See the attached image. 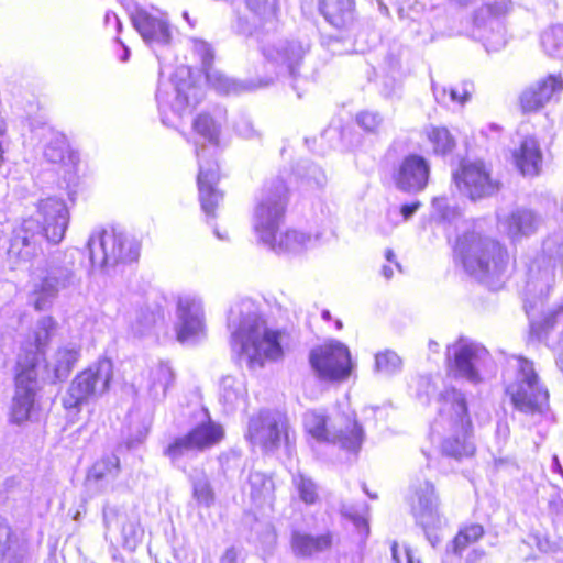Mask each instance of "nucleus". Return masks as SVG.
Masks as SVG:
<instances>
[{
	"label": "nucleus",
	"instance_id": "1",
	"mask_svg": "<svg viewBox=\"0 0 563 563\" xmlns=\"http://www.w3.org/2000/svg\"><path fill=\"white\" fill-rule=\"evenodd\" d=\"M430 219L445 229L461 225L462 232L453 244L455 262L468 276L486 287L494 290L501 287L509 261L504 245L476 230L474 224L462 220L459 207L446 196L432 199Z\"/></svg>",
	"mask_w": 563,
	"mask_h": 563
},
{
	"label": "nucleus",
	"instance_id": "2",
	"mask_svg": "<svg viewBox=\"0 0 563 563\" xmlns=\"http://www.w3.org/2000/svg\"><path fill=\"white\" fill-rule=\"evenodd\" d=\"M230 343L241 363L251 369L283 356L282 331L267 324L258 305L249 298L231 305L228 312Z\"/></svg>",
	"mask_w": 563,
	"mask_h": 563
},
{
	"label": "nucleus",
	"instance_id": "3",
	"mask_svg": "<svg viewBox=\"0 0 563 563\" xmlns=\"http://www.w3.org/2000/svg\"><path fill=\"white\" fill-rule=\"evenodd\" d=\"M69 223V210L63 199H42L35 217L25 219L13 232L8 250L12 268L31 263L43 254L44 243L58 244L63 241Z\"/></svg>",
	"mask_w": 563,
	"mask_h": 563
},
{
	"label": "nucleus",
	"instance_id": "4",
	"mask_svg": "<svg viewBox=\"0 0 563 563\" xmlns=\"http://www.w3.org/2000/svg\"><path fill=\"white\" fill-rule=\"evenodd\" d=\"M438 418L431 426L432 433H443L442 454L461 461L475 453L472 423L464 395L453 387H445L438 398Z\"/></svg>",
	"mask_w": 563,
	"mask_h": 563
},
{
	"label": "nucleus",
	"instance_id": "5",
	"mask_svg": "<svg viewBox=\"0 0 563 563\" xmlns=\"http://www.w3.org/2000/svg\"><path fill=\"white\" fill-rule=\"evenodd\" d=\"M563 260V230L549 235L542 245V251L528 266L525 287V309L531 320L532 330L537 327L533 311L542 303L558 276L562 274Z\"/></svg>",
	"mask_w": 563,
	"mask_h": 563
},
{
	"label": "nucleus",
	"instance_id": "6",
	"mask_svg": "<svg viewBox=\"0 0 563 563\" xmlns=\"http://www.w3.org/2000/svg\"><path fill=\"white\" fill-rule=\"evenodd\" d=\"M192 128L209 144V146L202 144L200 148H196L199 165L197 184L202 211L208 218H214L216 208L223 199V194L216 187L219 173L217 162L213 159L218 145L219 126L210 115L200 114L195 119Z\"/></svg>",
	"mask_w": 563,
	"mask_h": 563
},
{
	"label": "nucleus",
	"instance_id": "7",
	"mask_svg": "<svg viewBox=\"0 0 563 563\" xmlns=\"http://www.w3.org/2000/svg\"><path fill=\"white\" fill-rule=\"evenodd\" d=\"M512 376L506 378V394L516 410L527 416H542L549 408V393L541 384L533 363L522 356L509 361Z\"/></svg>",
	"mask_w": 563,
	"mask_h": 563
},
{
	"label": "nucleus",
	"instance_id": "8",
	"mask_svg": "<svg viewBox=\"0 0 563 563\" xmlns=\"http://www.w3.org/2000/svg\"><path fill=\"white\" fill-rule=\"evenodd\" d=\"M37 389V356L30 352L16 361L14 394L9 407L11 424L21 427L36 418L40 410Z\"/></svg>",
	"mask_w": 563,
	"mask_h": 563
},
{
	"label": "nucleus",
	"instance_id": "9",
	"mask_svg": "<svg viewBox=\"0 0 563 563\" xmlns=\"http://www.w3.org/2000/svg\"><path fill=\"white\" fill-rule=\"evenodd\" d=\"M303 426L316 441L339 445L350 453H357L363 443L364 432L354 413L338 416L329 424L324 413L311 410L305 413Z\"/></svg>",
	"mask_w": 563,
	"mask_h": 563
},
{
	"label": "nucleus",
	"instance_id": "10",
	"mask_svg": "<svg viewBox=\"0 0 563 563\" xmlns=\"http://www.w3.org/2000/svg\"><path fill=\"white\" fill-rule=\"evenodd\" d=\"M87 249L93 268L103 272L119 263L137 261L140 244L136 240L114 230H96L91 233Z\"/></svg>",
	"mask_w": 563,
	"mask_h": 563
},
{
	"label": "nucleus",
	"instance_id": "11",
	"mask_svg": "<svg viewBox=\"0 0 563 563\" xmlns=\"http://www.w3.org/2000/svg\"><path fill=\"white\" fill-rule=\"evenodd\" d=\"M224 437L221 424L208 419L187 433L175 437L164 449V455L178 468L185 470L189 460L214 446Z\"/></svg>",
	"mask_w": 563,
	"mask_h": 563
},
{
	"label": "nucleus",
	"instance_id": "12",
	"mask_svg": "<svg viewBox=\"0 0 563 563\" xmlns=\"http://www.w3.org/2000/svg\"><path fill=\"white\" fill-rule=\"evenodd\" d=\"M287 187L283 179L266 185L254 208L253 228L260 242H272L284 220L288 202Z\"/></svg>",
	"mask_w": 563,
	"mask_h": 563
},
{
	"label": "nucleus",
	"instance_id": "13",
	"mask_svg": "<svg viewBox=\"0 0 563 563\" xmlns=\"http://www.w3.org/2000/svg\"><path fill=\"white\" fill-rule=\"evenodd\" d=\"M278 32H272L255 38L258 49L266 62L280 73H287L295 81L305 56L310 52V42L298 38H278Z\"/></svg>",
	"mask_w": 563,
	"mask_h": 563
},
{
	"label": "nucleus",
	"instance_id": "14",
	"mask_svg": "<svg viewBox=\"0 0 563 563\" xmlns=\"http://www.w3.org/2000/svg\"><path fill=\"white\" fill-rule=\"evenodd\" d=\"M113 377V364L109 358H100L79 373L63 397L67 410L79 411L90 398L103 395Z\"/></svg>",
	"mask_w": 563,
	"mask_h": 563
},
{
	"label": "nucleus",
	"instance_id": "15",
	"mask_svg": "<svg viewBox=\"0 0 563 563\" xmlns=\"http://www.w3.org/2000/svg\"><path fill=\"white\" fill-rule=\"evenodd\" d=\"M246 439L265 452H275L285 444L289 446L290 426L285 413L263 409L252 415L247 422Z\"/></svg>",
	"mask_w": 563,
	"mask_h": 563
},
{
	"label": "nucleus",
	"instance_id": "16",
	"mask_svg": "<svg viewBox=\"0 0 563 563\" xmlns=\"http://www.w3.org/2000/svg\"><path fill=\"white\" fill-rule=\"evenodd\" d=\"M245 7L250 16L235 12L231 22L235 34L255 40L282 30L278 0H245Z\"/></svg>",
	"mask_w": 563,
	"mask_h": 563
},
{
	"label": "nucleus",
	"instance_id": "17",
	"mask_svg": "<svg viewBox=\"0 0 563 563\" xmlns=\"http://www.w3.org/2000/svg\"><path fill=\"white\" fill-rule=\"evenodd\" d=\"M511 9V1L498 0L476 10L472 37L482 42L487 52H497L506 45V31L501 18Z\"/></svg>",
	"mask_w": 563,
	"mask_h": 563
},
{
	"label": "nucleus",
	"instance_id": "18",
	"mask_svg": "<svg viewBox=\"0 0 563 563\" xmlns=\"http://www.w3.org/2000/svg\"><path fill=\"white\" fill-rule=\"evenodd\" d=\"M122 5L129 12L133 27L144 43L156 52L157 47H165L172 41L170 25L166 14L157 8L146 9L132 0L123 1Z\"/></svg>",
	"mask_w": 563,
	"mask_h": 563
},
{
	"label": "nucleus",
	"instance_id": "19",
	"mask_svg": "<svg viewBox=\"0 0 563 563\" xmlns=\"http://www.w3.org/2000/svg\"><path fill=\"white\" fill-rule=\"evenodd\" d=\"M446 357L454 377L476 385L482 382L479 369L489 360V352L482 344L461 338L448 346Z\"/></svg>",
	"mask_w": 563,
	"mask_h": 563
},
{
	"label": "nucleus",
	"instance_id": "20",
	"mask_svg": "<svg viewBox=\"0 0 563 563\" xmlns=\"http://www.w3.org/2000/svg\"><path fill=\"white\" fill-rule=\"evenodd\" d=\"M452 179L461 195L477 201L497 194L500 183L492 177L483 161H462L452 173Z\"/></svg>",
	"mask_w": 563,
	"mask_h": 563
},
{
	"label": "nucleus",
	"instance_id": "21",
	"mask_svg": "<svg viewBox=\"0 0 563 563\" xmlns=\"http://www.w3.org/2000/svg\"><path fill=\"white\" fill-rule=\"evenodd\" d=\"M309 362L323 380L346 379L352 371L351 354L343 343L331 341L311 350Z\"/></svg>",
	"mask_w": 563,
	"mask_h": 563
},
{
	"label": "nucleus",
	"instance_id": "22",
	"mask_svg": "<svg viewBox=\"0 0 563 563\" xmlns=\"http://www.w3.org/2000/svg\"><path fill=\"white\" fill-rule=\"evenodd\" d=\"M175 332L184 344H196L206 338L207 325L202 300L195 294L178 297Z\"/></svg>",
	"mask_w": 563,
	"mask_h": 563
},
{
	"label": "nucleus",
	"instance_id": "23",
	"mask_svg": "<svg viewBox=\"0 0 563 563\" xmlns=\"http://www.w3.org/2000/svg\"><path fill=\"white\" fill-rule=\"evenodd\" d=\"M38 282L34 284L32 300L38 311L47 309L62 289L74 284L75 274L71 265L60 264V254L53 256L47 262L43 275H38Z\"/></svg>",
	"mask_w": 563,
	"mask_h": 563
},
{
	"label": "nucleus",
	"instance_id": "24",
	"mask_svg": "<svg viewBox=\"0 0 563 563\" xmlns=\"http://www.w3.org/2000/svg\"><path fill=\"white\" fill-rule=\"evenodd\" d=\"M197 89L189 81L158 82L156 101L162 123L167 126H176V119H180L187 108L191 106V98L195 103Z\"/></svg>",
	"mask_w": 563,
	"mask_h": 563
},
{
	"label": "nucleus",
	"instance_id": "25",
	"mask_svg": "<svg viewBox=\"0 0 563 563\" xmlns=\"http://www.w3.org/2000/svg\"><path fill=\"white\" fill-rule=\"evenodd\" d=\"M102 519L107 531L119 529L121 545L128 551H134L141 543L144 530L140 517L134 511H126L117 504L107 500L102 508Z\"/></svg>",
	"mask_w": 563,
	"mask_h": 563
},
{
	"label": "nucleus",
	"instance_id": "26",
	"mask_svg": "<svg viewBox=\"0 0 563 563\" xmlns=\"http://www.w3.org/2000/svg\"><path fill=\"white\" fill-rule=\"evenodd\" d=\"M430 165L417 154L406 156L394 173V181L400 191L418 194L424 190L429 183Z\"/></svg>",
	"mask_w": 563,
	"mask_h": 563
},
{
	"label": "nucleus",
	"instance_id": "27",
	"mask_svg": "<svg viewBox=\"0 0 563 563\" xmlns=\"http://www.w3.org/2000/svg\"><path fill=\"white\" fill-rule=\"evenodd\" d=\"M439 497L431 482L424 481L413 487L411 511L420 527H441Z\"/></svg>",
	"mask_w": 563,
	"mask_h": 563
},
{
	"label": "nucleus",
	"instance_id": "28",
	"mask_svg": "<svg viewBox=\"0 0 563 563\" xmlns=\"http://www.w3.org/2000/svg\"><path fill=\"white\" fill-rule=\"evenodd\" d=\"M542 223L541 216L526 208H518L508 214L498 216L499 230L512 242H519L536 234Z\"/></svg>",
	"mask_w": 563,
	"mask_h": 563
},
{
	"label": "nucleus",
	"instance_id": "29",
	"mask_svg": "<svg viewBox=\"0 0 563 563\" xmlns=\"http://www.w3.org/2000/svg\"><path fill=\"white\" fill-rule=\"evenodd\" d=\"M563 91L560 76L549 75L526 88L520 95V106L525 113L537 112Z\"/></svg>",
	"mask_w": 563,
	"mask_h": 563
},
{
	"label": "nucleus",
	"instance_id": "30",
	"mask_svg": "<svg viewBox=\"0 0 563 563\" xmlns=\"http://www.w3.org/2000/svg\"><path fill=\"white\" fill-rule=\"evenodd\" d=\"M120 471V460L115 454L102 456L88 471L87 489L93 493H107L113 489V483Z\"/></svg>",
	"mask_w": 563,
	"mask_h": 563
},
{
	"label": "nucleus",
	"instance_id": "31",
	"mask_svg": "<svg viewBox=\"0 0 563 563\" xmlns=\"http://www.w3.org/2000/svg\"><path fill=\"white\" fill-rule=\"evenodd\" d=\"M318 9L324 20L336 29H347L356 20L354 0H319Z\"/></svg>",
	"mask_w": 563,
	"mask_h": 563
},
{
	"label": "nucleus",
	"instance_id": "32",
	"mask_svg": "<svg viewBox=\"0 0 563 563\" xmlns=\"http://www.w3.org/2000/svg\"><path fill=\"white\" fill-rule=\"evenodd\" d=\"M333 533L327 531L313 536L303 531H294L291 534V549L295 555L300 558H311L323 553L332 548Z\"/></svg>",
	"mask_w": 563,
	"mask_h": 563
},
{
	"label": "nucleus",
	"instance_id": "33",
	"mask_svg": "<svg viewBox=\"0 0 563 563\" xmlns=\"http://www.w3.org/2000/svg\"><path fill=\"white\" fill-rule=\"evenodd\" d=\"M514 159L519 172L526 177L538 176L542 167V153L534 137H526L518 150L514 152Z\"/></svg>",
	"mask_w": 563,
	"mask_h": 563
},
{
	"label": "nucleus",
	"instance_id": "34",
	"mask_svg": "<svg viewBox=\"0 0 563 563\" xmlns=\"http://www.w3.org/2000/svg\"><path fill=\"white\" fill-rule=\"evenodd\" d=\"M81 355V345L77 342H68L59 346L49 361L46 367L53 372L55 379H66Z\"/></svg>",
	"mask_w": 563,
	"mask_h": 563
},
{
	"label": "nucleus",
	"instance_id": "35",
	"mask_svg": "<svg viewBox=\"0 0 563 563\" xmlns=\"http://www.w3.org/2000/svg\"><path fill=\"white\" fill-rule=\"evenodd\" d=\"M316 239L301 231L286 230L285 232L274 233L272 242H263L272 251L278 254H296L308 249L314 243Z\"/></svg>",
	"mask_w": 563,
	"mask_h": 563
},
{
	"label": "nucleus",
	"instance_id": "36",
	"mask_svg": "<svg viewBox=\"0 0 563 563\" xmlns=\"http://www.w3.org/2000/svg\"><path fill=\"white\" fill-rule=\"evenodd\" d=\"M249 487L250 498L256 507H273L275 485L271 477L261 472H251L249 475Z\"/></svg>",
	"mask_w": 563,
	"mask_h": 563
},
{
	"label": "nucleus",
	"instance_id": "37",
	"mask_svg": "<svg viewBox=\"0 0 563 563\" xmlns=\"http://www.w3.org/2000/svg\"><path fill=\"white\" fill-rule=\"evenodd\" d=\"M44 157L51 163H62L67 157L68 164L75 166L79 161L76 152H70L63 133L49 130V139L44 146Z\"/></svg>",
	"mask_w": 563,
	"mask_h": 563
},
{
	"label": "nucleus",
	"instance_id": "38",
	"mask_svg": "<svg viewBox=\"0 0 563 563\" xmlns=\"http://www.w3.org/2000/svg\"><path fill=\"white\" fill-rule=\"evenodd\" d=\"M163 319V307L158 302L153 301L136 309L134 319L131 321V328L135 334L144 335Z\"/></svg>",
	"mask_w": 563,
	"mask_h": 563
},
{
	"label": "nucleus",
	"instance_id": "39",
	"mask_svg": "<svg viewBox=\"0 0 563 563\" xmlns=\"http://www.w3.org/2000/svg\"><path fill=\"white\" fill-rule=\"evenodd\" d=\"M246 388L243 379L224 376L220 383V401L225 411H232L244 402Z\"/></svg>",
	"mask_w": 563,
	"mask_h": 563
},
{
	"label": "nucleus",
	"instance_id": "40",
	"mask_svg": "<svg viewBox=\"0 0 563 563\" xmlns=\"http://www.w3.org/2000/svg\"><path fill=\"white\" fill-rule=\"evenodd\" d=\"M174 380V371L167 363H159L151 368L147 387L151 397L155 400L163 399Z\"/></svg>",
	"mask_w": 563,
	"mask_h": 563
},
{
	"label": "nucleus",
	"instance_id": "41",
	"mask_svg": "<svg viewBox=\"0 0 563 563\" xmlns=\"http://www.w3.org/2000/svg\"><path fill=\"white\" fill-rule=\"evenodd\" d=\"M55 321L52 317H43L41 318L36 327L34 329L33 333V343H27L25 346L21 349V352L18 355V358L20 356L25 355L26 353L34 352L37 356V363L40 362V356L43 353V349L47 345L49 342L53 332L55 330Z\"/></svg>",
	"mask_w": 563,
	"mask_h": 563
},
{
	"label": "nucleus",
	"instance_id": "42",
	"mask_svg": "<svg viewBox=\"0 0 563 563\" xmlns=\"http://www.w3.org/2000/svg\"><path fill=\"white\" fill-rule=\"evenodd\" d=\"M340 514L353 523L361 538H366L369 534L366 505L355 506L343 503L340 506Z\"/></svg>",
	"mask_w": 563,
	"mask_h": 563
},
{
	"label": "nucleus",
	"instance_id": "43",
	"mask_svg": "<svg viewBox=\"0 0 563 563\" xmlns=\"http://www.w3.org/2000/svg\"><path fill=\"white\" fill-rule=\"evenodd\" d=\"M544 52L552 57H563V25L558 24L545 30L541 35Z\"/></svg>",
	"mask_w": 563,
	"mask_h": 563
},
{
	"label": "nucleus",
	"instance_id": "44",
	"mask_svg": "<svg viewBox=\"0 0 563 563\" xmlns=\"http://www.w3.org/2000/svg\"><path fill=\"white\" fill-rule=\"evenodd\" d=\"M292 485L299 496V499L306 505H314L319 500L318 485L312 478L302 473L292 476Z\"/></svg>",
	"mask_w": 563,
	"mask_h": 563
},
{
	"label": "nucleus",
	"instance_id": "45",
	"mask_svg": "<svg viewBox=\"0 0 563 563\" xmlns=\"http://www.w3.org/2000/svg\"><path fill=\"white\" fill-rule=\"evenodd\" d=\"M205 75L209 85L220 93H238L242 90L241 84L227 77L213 67L205 71Z\"/></svg>",
	"mask_w": 563,
	"mask_h": 563
},
{
	"label": "nucleus",
	"instance_id": "46",
	"mask_svg": "<svg viewBox=\"0 0 563 563\" xmlns=\"http://www.w3.org/2000/svg\"><path fill=\"white\" fill-rule=\"evenodd\" d=\"M429 141L433 145L435 154L445 155L455 146V141L448 129L445 128H431L428 132Z\"/></svg>",
	"mask_w": 563,
	"mask_h": 563
},
{
	"label": "nucleus",
	"instance_id": "47",
	"mask_svg": "<svg viewBox=\"0 0 563 563\" xmlns=\"http://www.w3.org/2000/svg\"><path fill=\"white\" fill-rule=\"evenodd\" d=\"M192 495L196 501L203 506L210 507L214 501V494L211 484L205 473L192 477Z\"/></svg>",
	"mask_w": 563,
	"mask_h": 563
},
{
	"label": "nucleus",
	"instance_id": "48",
	"mask_svg": "<svg viewBox=\"0 0 563 563\" xmlns=\"http://www.w3.org/2000/svg\"><path fill=\"white\" fill-rule=\"evenodd\" d=\"M484 534V528L478 523H471L462 528L453 540V551L455 554L461 552L471 543L479 540Z\"/></svg>",
	"mask_w": 563,
	"mask_h": 563
},
{
	"label": "nucleus",
	"instance_id": "49",
	"mask_svg": "<svg viewBox=\"0 0 563 563\" xmlns=\"http://www.w3.org/2000/svg\"><path fill=\"white\" fill-rule=\"evenodd\" d=\"M401 366L402 361L394 351L386 350L375 355V369L383 375H394L400 372Z\"/></svg>",
	"mask_w": 563,
	"mask_h": 563
},
{
	"label": "nucleus",
	"instance_id": "50",
	"mask_svg": "<svg viewBox=\"0 0 563 563\" xmlns=\"http://www.w3.org/2000/svg\"><path fill=\"white\" fill-rule=\"evenodd\" d=\"M383 121V115L376 111L364 110L356 115L357 125L368 133H377Z\"/></svg>",
	"mask_w": 563,
	"mask_h": 563
},
{
	"label": "nucleus",
	"instance_id": "51",
	"mask_svg": "<svg viewBox=\"0 0 563 563\" xmlns=\"http://www.w3.org/2000/svg\"><path fill=\"white\" fill-rule=\"evenodd\" d=\"M420 207L421 202L419 200H416L413 202L402 205L399 209L389 208L387 210V219L394 222L390 229H393L399 223V217H401L402 221H408L418 211Z\"/></svg>",
	"mask_w": 563,
	"mask_h": 563
},
{
	"label": "nucleus",
	"instance_id": "52",
	"mask_svg": "<svg viewBox=\"0 0 563 563\" xmlns=\"http://www.w3.org/2000/svg\"><path fill=\"white\" fill-rule=\"evenodd\" d=\"M14 536L8 521L0 517V560L14 551Z\"/></svg>",
	"mask_w": 563,
	"mask_h": 563
},
{
	"label": "nucleus",
	"instance_id": "53",
	"mask_svg": "<svg viewBox=\"0 0 563 563\" xmlns=\"http://www.w3.org/2000/svg\"><path fill=\"white\" fill-rule=\"evenodd\" d=\"M473 93V85L471 82H463L457 87L449 88V104L456 103L464 106Z\"/></svg>",
	"mask_w": 563,
	"mask_h": 563
},
{
	"label": "nucleus",
	"instance_id": "54",
	"mask_svg": "<svg viewBox=\"0 0 563 563\" xmlns=\"http://www.w3.org/2000/svg\"><path fill=\"white\" fill-rule=\"evenodd\" d=\"M194 51L201 58L203 71H207L208 69L212 68L213 51L208 43H206L205 41L195 40Z\"/></svg>",
	"mask_w": 563,
	"mask_h": 563
},
{
	"label": "nucleus",
	"instance_id": "55",
	"mask_svg": "<svg viewBox=\"0 0 563 563\" xmlns=\"http://www.w3.org/2000/svg\"><path fill=\"white\" fill-rule=\"evenodd\" d=\"M235 131L245 140H255L261 137V132L254 128L253 122L247 118H241L235 123Z\"/></svg>",
	"mask_w": 563,
	"mask_h": 563
},
{
	"label": "nucleus",
	"instance_id": "56",
	"mask_svg": "<svg viewBox=\"0 0 563 563\" xmlns=\"http://www.w3.org/2000/svg\"><path fill=\"white\" fill-rule=\"evenodd\" d=\"M391 554L395 563H421L409 548H404L400 552L397 543L393 544Z\"/></svg>",
	"mask_w": 563,
	"mask_h": 563
},
{
	"label": "nucleus",
	"instance_id": "57",
	"mask_svg": "<svg viewBox=\"0 0 563 563\" xmlns=\"http://www.w3.org/2000/svg\"><path fill=\"white\" fill-rule=\"evenodd\" d=\"M220 563H242L243 555L242 550L235 545H231L225 549L223 554L220 556Z\"/></svg>",
	"mask_w": 563,
	"mask_h": 563
},
{
	"label": "nucleus",
	"instance_id": "58",
	"mask_svg": "<svg viewBox=\"0 0 563 563\" xmlns=\"http://www.w3.org/2000/svg\"><path fill=\"white\" fill-rule=\"evenodd\" d=\"M433 96L438 103L449 106V88L432 82Z\"/></svg>",
	"mask_w": 563,
	"mask_h": 563
},
{
	"label": "nucleus",
	"instance_id": "59",
	"mask_svg": "<svg viewBox=\"0 0 563 563\" xmlns=\"http://www.w3.org/2000/svg\"><path fill=\"white\" fill-rule=\"evenodd\" d=\"M104 24L108 27L113 26L117 33H120L122 31V22L120 21L119 16L112 11H108L106 13Z\"/></svg>",
	"mask_w": 563,
	"mask_h": 563
},
{
	"label": "nucleus",
	"instance_id": "60",
	"mask_svg": "<svg viewBox=\"0 0 563 563\" xmlns=\"http://www.w3.org/2000/svg\"><path fill=\"white\" fill-rule=\"evenodd\" d=\"M424 531V536L427 538V540L429 541V543L435 548L440 541H441V538L440 536L438 534L437 530L440 528V527H421Z\"/></svg>",
	"mask_w": 563,
	"mask_h": 563
},
{
	"label": "nucleus",
	"instance_id": "61",
	"mask_svg": "<svg viewBox=\"0 0 563 563\" xmlns=\"http://www.w3.org/2000/svg\"><path fill=\"white\" fill-rule=\"evenodd\" d=\"M4 559H7V563H26L25 554L19 548L9 553Z\"/></svg>",
	"mask_w": 563,
	"mask_h": 563
},
{
	"label": "nucleus",
	"instance_id": "62",
	"mask_svg": "<svg viewBox=\"0 0 563 563\" xmlns=\"http://www.w3.org/2000/svg\"><path fill=\"white\" fill-rule=\"evenodd\" d=\"M312 174L313 175L311 177H313L316 184L318 186H322L324 184V181H325L324 174L320 169H318L317 167H313Z\"/></svg>",
	"mask_w": 563,
	"mask_h": 563
},
{
	"label": "nucleus",
	"instance_id": "63",
	"mask_svg": "<svg viewBox=\"0 0 563 563\" xmlns=\"http://www.w3.org/2000/svg\"><path fill=\"white\" fill-rule=\"evenodd\" d=\"M551 470L553 473H558L563 477V468L559 461L558 455L552 456Z\"/></svg>",
	"mask_w": 563,
	"mask_h": 563
},
{
	"label": "nucleus",
	"instance_id": "64",
	"mask_svg": "<svg viewBox=\"0 0 563 563\" xmlns=\"http://www.w3.org/2000/svg\"><path fill=\"white\" fill-rule=\"evenodd\" d=\"M385 258L389 263H394L398 268H400V265L396 262V255L393 252V250L388 249L385 252Z\"/></svg>",
	"mask_w": 563,
	"mask_h": 563
}]
</instances>
